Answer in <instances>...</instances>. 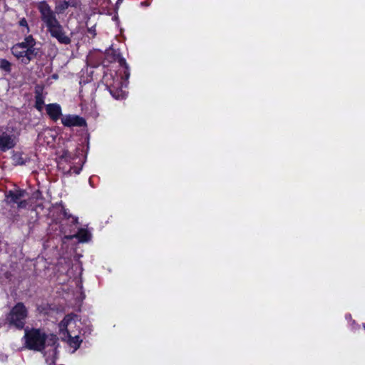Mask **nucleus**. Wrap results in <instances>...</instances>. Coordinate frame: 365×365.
Segmentation results:
<instances>
[{
	"instance_id": "1",
	"label": "nucleus",
	"mask_w": 365,
	"mask_h": 365,
	"mask_svg": "<svg viewBox=\"0 0 365 365\" xmlns=\"http://www.w3.org/2000/svg\"><path fill=\"white\" fill-rule=\"evenodd\" d=\"M37 9L41 15V21L45 24L47 31L52 38L57 40L58 43L62 45H68L71 43V38L66 34L63 26L56 18L54 13L45 0L39 1L37 4Z\"/></svg>"
},
{
	"instance_id": "2",
	"label": "nucleus",
	"mask_w": 365,
	"mask_h": 365,
	"mask_svg": "<svg viewBox=\"0 0 365 365\" xmlns=\"http://www.w3.org/2000/svg\"><path fill=\"white\" fill-rule=\"evenodd\" d=\"M24 346L29 350L42 351L46 348V343L48 340V345L55 346L58 343V339L54 334H51L48 337L44 331L38 328H29L26 327L24 329Z\"/></svg>"
},
{
	"instance_id": "3",
	"label": "nucleus",
	"mask_w": 365,
	"mask_h": 365,
	"mask_svg": "<svg viewBox=\"0 0 365 365\" xmlns=\"http://www.w3.org/2000/svg\"><path fill=\"white\" fill-rule=\"evenodd\" d=\"M29 310L23 302H17L6 314L5 324L18 330L25 329Z\"/></svg>"
},
{
	"instance_id": "4",
	"label": "nucleus",
	"mask_w": 365,
	"mask_h": 365,
	"mask_svg": "<svg viewBox=\"0 0 365 365\" xmlns=\"http://www.w3.org/2000/svg\"><path fill=\"white\" fill-rule=\"evenodd\" d=\"M102 82L113 98L120 100L125 98V93L122 89V81L118 76L113 75L111 72L105 73Z\"/></svg>"
},
{
	"instance_id": "5",
	"label": "nucleus",
	"mask_w": 365,
	"mask_h": 365,
	"mask_svg": "<svg viewBox=\"0 0 365 365\" xmlns=\"http://www.w3.org/2000/svg\"><path fill=\"white\" fill-rule=\"evenodd\" d=\"M105 56L107 61L110 63L118 62L120 66L123 67L124 70V76L128 79L130 76L129 66L125 59L121 56L120 50L115 49L110 46L106 50Z\"/></svg>"
},
{
	"instance_id": "6",
	"label": "nucleus",
	"mask_w": 365,
	"mask_h": 365,
	"mask_svg": "<svg viewBox=\"0 0 365 365\" xmlns=\"http://www.w3.org/2000/svg\"><path fill=\"white\" fill-rule=\"evenodd\" d=\"M36 44L31 45L29 48L19 53L16 58L24 65H28L32 60L38 56L39 49L35 47Z\"/></svg>"
},
{
	"instance_id": "7",
	"label": "nucleus",
	"mask_w": 365,
	"mask_h": 365,
	"mask_svg": "<svg viewBox=\"0 0 365 365\" xmlns=\"http://www.w3.org/2000/svg\"><path fill=\"white\" fill-rule=\"evenodd\" d=\"M61 123L65 127H86L87 126L86 120L84 118L78 115L68 114L61 118Z\"/></svg>"
},
{
	"instance_id": "8",
	"label": "nucleus",
	"mask_w": 365,
	"mask_h": 365,
	"mask_svg": "<svg viewBox=\"0 0 365 365\" xmlns=\"http://www.w3.org/2000/svg\"><path fill=\"white\" fill-rule=\"evenodd\" d=\"M32 44H36V39L32 35L26 36L22 42L16 43L11 48V53L16 57L19 53H21Z\"/></svg>"
},
{
	"instance_id": "9",
	"label": "nucleus",
	"mask_w": 365,
	"mask_h": 365,
	"mask_svg": "<svg viewBox=\"0 0 365 365\" xmlns=\"http://www.w3.org/2000/svg\"><path fill=\"white\" fill-rule=\"evenodd\" d=\"M46 114L53 122H57L63 116L61 106L57 103L45 105Z\"/></svg>"
},
{
	"instance_id": "10",
	"label": "nucleus",
	"mask_w": 365,
	"mask_h": 365,
	"mask_svg": "<svg viewBox=\"0 0 365 365\" xmlns=\"http://www.w3.org/2000/svg\"><path fill=\"white\" fill-rule=\"evenodd\" d=\"M16 144L15 138L13 135L5 131L0 134V150L1 152L4 153L14 148Z\"/></svg>"
},
{
	"instance_id": "11",
	"label": "nucleus",
	"mask_w": 365,
	"mask_h": 365,
	"mask_svg": "<svg viewBox=\"0 0 365 365\" xmlns=\"http://www.w3.org/2000/svg\"><path fill=\"white\" fill-rule=\"evenodd\" d=\"M26 194V190L20 188L10 190L5 192V200L8 205L16 204Z\"/></svg>"
},
{
	"instance_id": "12",
	"label": "nucleus",
	"mask_w": 365,
	"mask_h": 365,
	"mask_svg": "<svg viewBox=\"0 0 365 365\" xmlns=\"http://www.w3.org/2000/svg\"><path fill=\"white\" fill-rule=\"evenodd\" d=\"M78 6L79 1H62L60 0L59 2L56 3L54 13L55 14H62L69 7L77 8Z\"/></svg>"
},
{
	"instance_id": "13",
	"label": "nucleus",
	"mask_w": 365,
	"mask_h": 365,
	"mask_svg": "<svg viewBox=\"0 0 365 365\" xmlns=\"http://www.w3.org/2000/svg\"><path fill=\"white\" fill-rule=\"evenodd\" d=\"M44 106V97L43 96V88L38 86L35 88V104L34 108L41 112Z\"/></svg>"
},
{
	"instance_id": "14",
	"label": "nucleus",
	"mask_w": 365,
	"mask_h": 365,
	"mask_svg": "<svg viewBox=\"0 0 365 365\" xmlns=\"http://www.w3.org/2000/svg\"><path fill=\"white\" fill-rule=\"evenodd\" d=\"M11 159L14 164L18 165H25L28 162V160L23 157V153L21 152H14Z\"/></svg>"
},
{
	"instance_id": "15",
	"label": "nucleus",
	"mask_w": 365,
	"mask_h": 365,
	"mask_svg": "<svg viewBox=\"0 0 365 365\" xmlns=\"http://www.w3.org/2000/svg\"><path fill=\"white\" fill-rule=\"evenodd\" d=\"M76 237L81 242H86L91 239V233L86 230L81 228L76 234Z\"/></svg>"
},
{
	"instance_id": "16",
	"label": "nucleus",
	"mask_w": 365,
	"mask_h": 365,
	"mask_svg": "<svg viewBox=\"0 0 365 365\" xmlns=\"http://www.w3.org/2000/svg\"><path fill=\"white\" fill-rule=\"evenodd\" d=\"M66 331H67L68 335L69 336V339H68L69 345L71 347L74 348L76 350L78 349L81 346L82 340L80 339V337L78 336H71L67 330H66Z\"/></svg>"
},
{
	"instance_id": "17",
	"label": "nucleus",
	"mask_w": 365,
	"mask_h": 365,
	"mask_svg": "<svg viewBox=\"0 0 365 365\" xmlns=\"http://www.w3.org/2000/svg\"><path fill=\"white\" fill-rule=\"evenodd\" d=\"M12 69V64L6 58H0V70L10 73Z\"/></svg>"
},
{
	"instance_id": "18",
	"label": "nucleus",
	"mask_w": 365,
	"mask_h": 365,
	"mask_svg": "<svg viewBox=\"0 0 365 365\" xmlns=\"http://www.w3.org/2000/svg\"><path fill=\"white\" fill-rule=\"evenodd\" d=\"M60 158L61 160H64L67 163H71V160H74V158L72 156V154L68 150H63Z\"/></svg>"
},
{
	"instance_id": "19",
	"label": "nucleus",
	"mask_w": 365,
	"mask_h": 365,
	"mask_svg": "<svg viewBox=\"0 0 365 365\" xmlns=\"http://www.w3.org/2000/svg\"><path fill=\"white\" fill-rule=\"evenodd\" d=\"M19 25L20 26L26 28V31L24 32V31H22V33L29 34L30 32V28L29 26L28 22L26 19V18L23 17L21 18L19 21Z\"/></svg>"
},
{
	"instance_id": "20",
	"label": "nucleus",
	"mask_w": 365,
	"mask_h": 365,
	"mask_svg": "<svg viewBox=\"0 0 365 365\" xmlns=\"http://www.w3.org/2000/svg\"><path fill=\"white\" fill-rule=\"evenodd\" d=\"M83 164L81 165V167H77L75 165L71 166L70 170L68 171L69 173H74L76 175L80 174L81 170H82Z\"/></svg>"
},
{
	"instance_id": "21",
	"label": "nucleus",
	"mask_w": 365,
	"mask_h": 365,
	"mask_svg": "<svg viewBox=\"0 0 365 365\" xmlns=\"http://www.w3.org/2000/svg\"><path fill=\"white\" fill-rule=\"evenodd\" d=\"M63 215L64 216L65 218H67V219L72 217L73 223L78 222V217H73L71 215H68L67 212V210L64 208L63 209Z\"/></svg>"
},
{
	"instance_id": "22",
	"label": "nucleus",
	"mask_w": 365,
	"mask_h": 365,
	"mask_svg": "<svg viewBox=\"0 0 365 365\" xmlns=\"http://www.w3.org/2000/svg\"><path fill=\"white\" fill-rule=\"evenodd\" d=\"M18 208H26L28 203L26 200H20L17 203Z\"/></svg>"
},
{
	"instance_id": "23",
	"label": "nucleus",
	"mask_w": 365,
	"mask_h": 365,
	"mask_svg": "<svg viewBox=\"0 0 365 365\" xmlns=\"http://www.w3.org/2000/svg\"><path fill=\"white\" fill-rule=\"evenodd\" d=\"M88 33L92 36L93 38H94L96 36V28L95 26H92L91 28L88 29Z\"/></svg>"
},
{
	"instance_id": "24",
	"label": "nucleus",
	"mask_w": 365,
	"mask_h": 365,
	"mask_svg": "<svg viewBox=\"0 0 365 365\" xmlns=\"http://www.w3.org/2000/svg\"><path fill=\"white\" fill-rule=\"evenodd\" d=\"M61 324H63V327L67 326V322H64V320L61 322Z\"/></svg>"
},
{
	"instance_id": "25",
	"label": "nucleus",
	"mask_w": 365,
	"mask_h": 365,
	"mask_svg": "<svg viewBox=\"0 0 365 365\" xmlns=\"http://www.w3.org/2000/svg\"><path fill=\"white\" fill-rule=\"evenodd\" d=\"M143 5L148 6V4L145 1L141 3Z\"/></svg>"
},
{
	"instance_id": "26",
	"label": "nucleus",
	"mask_w": 365,
	"mask_h": 365,
	"mask_svg": "<svg viewBox=\"0 0 365 365\" xmlns=\"http://www.w3.org/2000/svg\"><path fill=\"white\" fill-rule=\"evenodd\" d=\"M364 329H365V324H364Z\"/></svg>"
}]
</instances>
